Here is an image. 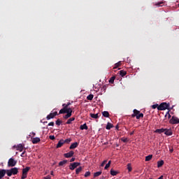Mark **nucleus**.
Listing matches in <instances>:
<instances>
[{"instance_id": "obj_20", "label": "nucleus", "mask_w": 179, "mask_h": 179, "mask_svg": "<svg viewBox=\"0 0 179 179\" xmlns=\"http://www.w3.org/2000/svg\"><path fill=\"white\" fill-rule=\"evenodd\" d=\"M29 170H30V167L27 166L25 169H22V173L27 174Z\"/></svg>"}, {"instance_id": "obj_58", "label": "nucleus", "mask_w": 179, "mask_h": 179, "mask_svg": "<svg viewBox=\"0 0 179 179\" xmlns=\"http://www.w3.org/2000/svg\"><path fill=\"white\" fill-rule=\"evenodd\" d=\"M158 179H163V176H161Z\"/></svg>"}, {"instance_id": "obj_53", "label": "nucleus", "mask_w": 179, "mask_h": 179, "mask_svg": "<svg viewBox=\"0 0 179 179\" xmlns=\"http://www.w3.org/2000/svg\"><path fill=\"white\" fill-rule=\"evenodd\" d=\"M134 134H135V131H133L130 133V135H134Z\"/></svg>"}, {"instance_id": "obj_25", "label": "nucleus", "mask_w": 179, "mask_h": 179, "mask_svg": "<svg viewBox=\"0 0 179 179\" xmlns=\"http://www.w3.org/2000/svg\"><path fill=\"white\" fill-rule=\"evenodd\" d=\"M152 157H153V155H150L145 157V162H150L152 160Z\"/></svg>"}, {"instance_id": "obj_41", "label": "nucleus", "mask_w": 179, "mask_h": 179, "mask_svg": "<svg viewBox=\"0 0 179 179\" xmlns=\"http://www.w3.org/2000/svg\"><path fill=\"white\" fill-rule=\"evenodd\" d=\"M90 171H87L84 175L85 177H90Z\"/></svg>"}, {"instance_id": "obj_39", "label": "nucleus", "mask_w": 179, "mask_h": 179, "mask_svg": "<svg viewBox=\"0 0 179 179\" xmlns=\"http://www.w3.org/2000/svg\"><path fill=\"white\" fill-rule=\"evenodd\" d=\"M157 107H159V104H157V103L152 106V108H153V110L157 108Z\"/></svg>"}, {"instance_id": "obj_56", "label": "nucleus", "mask_w": 179, "mask_h": 179, "mask_svg": "<svg viewBox=\"0 0 179 179\" xmlns=\"http://www.w3.org/2000/svg\"><path fill=\"white\" fill-rule=\"evenodd\" d=\"M51 176H54V171L50 172Z\"/></svg>"}, {"instance_id": "obj_54", "label": "nucleus", "mask_w": 179, "mask_h": 179, "mask_svg": "<svg viewBox=\"0 0 179 179\" xmlns=\"http://www.w3.org/2000/svg\"><path fill=\"white\" fill-rule=\"evenodd\" d=\"M168 118H169V119L171 118V115L169 114V115H168Z\"/></svg>"}, {"instance_id": "obj_7", "label": "nucleus", "mask_w": 179, "mask_h": 179, "mask_svg": "<svg viewBox=\"0 0 179 179\" xmlns=\"http://www.w3.org/2000/svg\"><path fill=\"white\" fill-rule=\"evenodd\" d=\"M72 109H69V110L66 111V114L64 116H63V117L64 118V120H68V118H71V117H72Z\"/></svg>"}, {"instance_id": "obj_50", "label": "nucleus", "mask_w": 179, "mask_h": 179, "mask_svg": "<svg viewBox=\"0 0 179 179\" xmlns=\"http://www.w3.org/2000/svg\"><path fill=\"white\" fill-rule=\"evenodd\" d=\"M44 179H51V176H48L46 177H44Z\"/></svg>"}, {"instance_id": "obj_59", "label": "nucleus", "mask_w": 179, "mask_h": 179, "mask_svg": "<svg viewBox=\"0 0 179 179\" xmlns=\"http://www.w3.org/2000/svg\"><path fill=\"white\" fill-rule=\"evenodd\" d=\"M99 179H104V176H103L102 178H99Z\"/></svg>"}, {"instance_id": "obj_33", "label": "nucleus", "mask_w": 179, "mask_h": 179, "mask_svg": "<svg viewBox=\"0 0 179 179\" xmlns=\"http://www.w3.org/2000/svg\"><path fill=\"white\" fill-rule=\"evenodd\" d=\"M114 80H115V76H112L109 80V83H114Z\"/></svg>"}, {"instance_id": "obj_10", "label": "nucleus", "mask_w": 179, "mask_h": 179, "mask_svg": "<svg viewBox=\"0 0 179 179\" xmlns=\"http://www.w3.org/2000/svg\"><path fill=\"white\" fill-rule=\"evenodd\" d=\"M73 155H75V152H73V151H70V152H67V153H65V154L64 155V157L69 159V157H72V156H73Z\"/></svg>"}, {"instance_id": "obj_52", "label": "nucleus", "mask_w": 179, "mask_h": 179, "mask_svg": "<svg viewBox=\"0 0 179 179\" xmlns=\"http://www.w3.org/2000/svg\"><path fill=\"white\" fill-rule=\"evenodd\" d=\"M66 105H67V107H69V106H71V103H70V102H68V103H66Z\"/></svg>"}, {"instance_id": "obj_31", "label": "nucleus", "mask_w": 179, "mask_h": 179, "mask_svg": "<svg viewBox=\"0 0 179 179\" xmlns=\"http://www.w3.org/2000/svg\"><path fill=\"white\" fill-rule=\"evenodd\" d=\"M93 97H94V95H93V94H90V95H88L87 96V100H90V101H92V100H93Z\"/></svg>"}, {"instance_id": "obj_61", "label": "nucleus", "mask_w": 179, "mask_h": 179, "mask_svg": "<svg viewBox=\"0 0 179 179\" xmlns=\"http://www.w3.org/2000/svg\"><path fill=\"white\" fill-rule=\"evenodd\" d=\"M44 124H47V122H45Z\"/></svg>"}, {"instance_id": "obj_49", "label": "nucleus", "mask_w": 179, "mask_h": 179, "mask_svg": "<svg viewBox=\"0 0 179 179\" xmlns=\"http://www.w3.org/2000/svg\"><path fill=\"white\" fill-rule=\"evenodd\" d=\"M74 160H76V158H75V157H72V158L70 159L71 163H72V162H73Z\"/></svg>"}, {"instance_id": "obj_4", "label": "nucleus", "mask_w": 179, "mask_h": 179, "mask_svg": "<svg viewBox=\"0 0 179 179\" xmlns=\"http://www.w3.org/2000/svg\"><path fill=\"white\" fill-rule=\"evenodd\" d=\"M17 163V161H15L13 158H10L8 162V167H15Z\"/></svg>"}, {"instance_id": "obj_42", "label": "nucleus", "mask_w": 179, "mask_h": 179, "mask_svg": "<svg viewBox=\"0 0 179 179\" xmlns=\"http://www.w3.org/2000/svg\"><path fill=\"white\" fill-rule=\"evenodd\" d=\"M106 163H107V160H104V161L101 163V167H104V165L106 164Z\"/></svg>"}, {"instance_id": "obj_32", "label": "nucleus", "mask_w": 179, "mask_h": 179, "mask_svg": "<svg viewBox=\"0 0 179 179\" xmlns=\"http://www.w3.org/2000/svg\"><path fill=\"white\" fill-rule=\"evenodd\" d=\"M136 120H141V118H143V113H139L137 116H136Z\"/></svg>"}, {"instance_id": "obj_46", "label": "nucleus", "mask_w": 179, "mask_h": 179, "mask_svg": "<svg viewBox=\"0 0 179 179\" xmlns=\"http://www.w3.org/2000/svg\"><path fill=\"white\" fill-rule=\"evenodd\" d=\"M101 89L102 90H103V92H106V89H107V86L103 85Z\"/></svg>"}, {"instance_id": "obj_40", "label": "nucleus", "mask_w": 179, "mask_h": 179, "mask_svg": "<svg viewBox=\"0 0 179 179\" xmlns=\"http://www.w3.org/2000/svg\"><path fill=\"white\" fill-rule=\"evenodd\" d=\"M163 3H164L163 1H160V2L157 3L155 5L157 6H162V5H163Z\"/></svg>"}, {"instance_id": "obj_62", "label": "nucleus", "mask_w": 179, "mask_h": 179, "mask_svg": "<svg viewBox=\"0 0 179 179\" xmlns=\"http://www.w3.org/2000/svg\"><path fill=\"white\" fill-rule=\"evenodd\" d=\"M171 152H173V150H171Z\"/></svg>"}, {"instance_id": "obj_37", "label": "nucleus", "mask_w": 179, "mask_h": 179, "mask_svg": "<svg viewBox=\"0 0 179 179\" xmlns=\"http://www.w3.org/2000/svg\"><path fill=\"white\" fill-rule=\"evenodd\" d=\"M61 124H62V121H61L59 119H58L57 121H56V125H61Z\"/></svg>"}, {"instance_id": "obj_12", "label": "nucleus", "mask_w": 179, "mask_h": 179, "mask_svg": "<svg viewBox=\"0 0 179 179\" xmlns=\"http://www.w3.org/2000/svg\"><path fill=\"white\" fill-rule=\"evenodd\" d=\"M16 149L17 150H18L19 152H23V149H24V145L23 144H18L16 146Z\"/></svg>"}, {"instance_id": "obj_51", "label": "nucleus", "mask_w": 179, "mask_h": 179, "mask_svg": "<svg viewBox=\"0 0 179 179\" xmlns=\"http://www.w3.org/2000/svg\"><path fill=\"white\" fill-rule=\"evenodd\" d=\"M169 114H170V110H169V111L166 113L165 117H167V115H169Z\"/></svg>"}, {"instance_id": "obj_60", "label": "nucleus", "mask_w": 179, "mask_h": 179, "mask_svg": "<svg viewBox=\"0 0 179 179\" xmlns=\"http://www.w3.org/2000/svg\"><path fill=\"white\" fill-rule=\"evenodd\" d=\"M116 129H118V126H116Z\"/></svg>"}, {"instance_id": "obj_45", "label": "nucleus", "mask_w": 179, "mask_h": 179, "mask_svg": "<svg viewBox=\"0 0 179 179\" xmlns=\"http://www.w3.org/2000/svg\"><path fill=\"white\" fill-rule=\"evenodd\" d=\"M121 141L124 143L128 142V138H121Z\"/></svg>"}, {"instance_id": "obj_8", "label": "nucleus", "mask_w": 179, "mask_h": 179, "mask_svg": "<svg viewBox=\"0 0 179 179\" xmlns=\"http://www.w3.org/2000/svg\"><path fill=\"white\" fill-rule=\"evenodd\" d=\"M58 112L55 111L54 113H50L49 115H47L46 120H51L52 118H55L56 115H58Z\"/></svg>"}, {"instance_id": "obj_24", "label": "nucleus", "mask_w": 179, "mask_h": 179, "mask_svg": "<svg viewBox=\"0 0 179 179\" xmlns=\"http://www.w3.org/2000/svg\"><path fill=\"white\" fill-rule=\"evenodd\" d=\"M75 120V117H71L69 118L67 122H66V124H67L68 125L72 124V122Z\"/></svg>"}, {"instance_id": "obj_36", "label": "nucleus", "mask_w": 179, "mask_h": 179, "mask_svg": "<svg viewBox=\"0 0 179 179\" xmlns=\"http://www.w3.org/2000/svg\"><path fill=\"white\" fill-rule=\"evenodd\" d=\"M71 138H67L66 140H64V143H70L71 142Z\"/></svg>"}, {"instance_id": "obj_1", "label": "nucleus", "mask_w": 179, "mask_h": 179, "mask_svg": "<svg viewBox=\"0 0 179 179\" xmlns=\"http://www.w3.org/2000/svg\"><path fill=\"white\" fill-rule=\"evenodd\" d=\"M173 108H170V103L163 102L159 105L157 110L159 111H164V110H172Z\"/></svg>"}, {"instance_id": "obj_43", "label": "nucleus", "mask_w": 179, "mask_h": 179, "mask_svg": "<svg viewBox=\"0 0 179 179\" xmlns=\"http://www.w3.org/2000/svg\"><path fill=\"white\" fill-rule=\"evenodd\" d=\"M49 138H50L51 141H54V139H55V136H49Z\"/></svg>"}, {"instance_id": "obj_16", "label": "nucleus", "mask_w": 179, "mask_h": 179, "mask_svg": "<svg viewBox=\"0 0 179 179\" xmlns=\"http://www.w3.org/2000/svg\"><path fill=\"white\" fill-rule=\"evenodd\" d=\"M40 141H41V140L40 139V138L36 137V138H32L31 142H32V143H33L34 145H36V144L38 143V142H40Z\"/></svg>"}, {"instance_id": "obj_5", "label": "nucleus", "mask_w": 179, "mask_h": 179, "mask_svg": "<svg viewBox=\"0 0 179 179\" xmlns=\"http://www.w3.org/2000/svg\"><path fill=\"white\" fill-rule=\"evenodd\" d=\"M169 124H171L172 125H175V124H179V119H178V117H177L176 116H172V117L169 120Z\"/></svg>"}, {"instance_id": "obj_6", "label": "nucleus", "mask_w": 179, "mask_h": 179, "mask_svg": "<svg viewBox=\"0 0 179 179\" xmlns=\"http://www.w3.org/2000/svg\"><path fill=\"white\" fill-rule=\"evenodd\" d=\"M78 166H80V162L71 163L70 164L69 169L73 171L76 169V167H78Z\"/></svg>"}, {"instance_id": "obj_63", "label": "nucleus", "mask_w": 179, "mask_h": 179, "mask_svg": "<svg viewBox=\"0 0 179 179\" xmlns=\"http://www.w3.org/2000/svg\"><path fill=\"white\" fill-rule=\"evenodd\" d=\"M150 179H153V178H150Z\"/></svg>"}, {"instance_id": "obj_28", "label": "nucleus", "mask_w": 179, "mask_h": 179, "mask_svg": "<svg viewBox=\"0 0 179 179\" xmlns=\"http://www.w3.org/2000/svg\"><path fill=\"white\" fill-rule=\"evenodd\" d=\"M110 174H111V176H117V174H118V171H114V169H111Z\"/></svg>"}, {"instance_id": "obj_21", "label": "nucleus", "mask_w": 179, "mask_h": 179, "mask_svg": "<svg viewBox=\"0 0 179 179\" xmlns=\"http://www.w3.org/2000/svg\"><path fill=\"white\" fill-rule=\"evenodd\" d=\"M90 117L92 118H94L95 120H97V118H99V113H96V114L90 113Z\"/></svg>"}, {"instance_id": "obj_13", "label": "nucleus", "mask_w": 179, "mask_h": 179, "mask_svg": "<svg viewBox=\"0 0 179 179\" xmlns=\"http://www.w3.org/2000/svg\"><path fill=\"white\" fill-rule=\"evenodd\" d=\"M141 113V111L134 109L133 110V114L131 115V118H135V117H136L139 113Z\"/></svg>"}, {"instance_id": "obj_47", "label": "nucleus", "mask_w": 179, "mask_h": 179, "mask_svg": "<svg viewBox=\"0 0 179 179\" xmlns=\"http://www.w3.org/2000/svg\"><path fill=\"white\" fill-rule=\"evenodd\" d=\"M108 167H110L109 164H106V165L105 166V170H107V169H108Z\"/></svg>"}, {"instance_id": "obj_48", "label": "nucleus", "mask_w": 179, "mask_h": 179, "mask_svg": "<svg viewBox=\"0 0 179 179\" xmlns=\"http://www.w3.org/2000/svg\"><path fill=\"white\" fill-rule=\"evenodd\" d=\"M24 153H26V150H24V151L21 154V157H24Z\"/></svg>"}, {"instance_id": "obj_2", "label": "nucleus", "mask_w": 179, "mask_h": 179, "mask_svg": "<svg viewBox=\"0 0 179 179\" xmlns=\"http://www.w3.org/2000/svg\"><path fill=\"white\" fill-rule=\"evenodd\" d=\"M19 173V169L15 167L12 168L10 170H7V176L8 177H12V176H16Z\"/></svg>"}, {"instance_id": "obj_22", "label": "nucleus", "mask_w": 179, "mask_h": 179, "mask_svg": "<svg viewBox=\"0 0 179 179\" xmlns=\"http://www.w3.org/2000/svg\"><path fill=\"white\" fill-rule=\"evenodd\" d=\"M166 131L164 129H157L155 130L156 134H163Z\"/></svg>"}, {"instance_id": "obj_18", "label": "nucleus", "mask_w": 179, "mask_h": 179, "mask_svg": "<svg viewBox=\"0 0 179 179\" xmlns=\"http://www.w3.org/2000/svg\"><path fill=\"white\" fill-rule=\"evenodd\" d=\"M102 115L106 118H108V117H110V113H108V111H103L102 112Z\"/></svg>"}, {"instance_id": "obj_19", "label": "nucleus", "mask_w": 179, "mask_h": 179, "mask_svg": "<svg viewBox=\"0 0 179 179\" xmlns=\"http://www.w3.org/2000/svg\"><path fill=\"white\" fill-rule=\"evenodd\" d=\"M163 164H164V161H163V160L158 161L157 162V167H158V169H160V167H162L163 166Z\"/></svg>"}, {"instance_id": "obj_35", "label": "nucleus", "mask_w": 179, "mask_h": 179, "mask_svg": "<svg viewBox=\"0 0 179 179\" xmlns=\"http://www.w3.org/2000/svg\"><path fill=\"white\" fill-rule=\"evenodd\" d=\"M99 176H101V171L96 172V173L94 174V177H99Z\"/></svg>"}, {"instance_id": "obj_11", "label": "nucleus", "mask_w": 179, "mask_h": 179, "mask_svg": "<svg viewBox=\"0 0 179 179\" xmlns=\"http://www.w3.org/2000/svg\"><path fill=\"white\" fill-rule=\"evenodd\" d=\"M8 174L7 170L0 169V179L3 178L5 177V174Z\"/></svg>"}, {"instance_id": "obj_38", "label": "nucleus", "mask_w": 179, "mask_h": 179, "mask_svg": "<svg viewBox=\"0 0 179 179\" xmlns=\"http://www.w3.org/2000/svg\"><path fill=\"white\" fill-rule=\"evenodd\" d=\"M21 178L22 179L27 178V173H22Z\"/></svg>"}, {"instance_id": "obj_57", "label": "nucleus", "mask_w": 179, "mask_h": 179, "mask_svg": "<svg viewBox=\"0 0 179 179\" xmlns=\"http://www.w3.org/2000/svg\"><path fill=\"white\" fill-rule=\"evenodd\" d=\"M32 135H33V136H36V133L32 132Z\"/></svg>"}, {"instance_id": "obj_23", "label": "nucleus", "mask_w": 179, "mask_h": 179, "mask_svg": "<svg viewBox=\"0 0 179 179\" xmlns=\"http://www.w3.org/2000/svg\"><path fill=\"white\" fill-rule=\"evenodd\" d=\"M119 73H120V76L124 78V76H125V75H127V71H125L124 70H121L120 71H119Z\"/></svg>"}, {"instance_id": "obj_29", "label": "nucleus", "mask_w": 179, "mask_h": 179, "mask_svg": "<svg viewBox=\"0 0 179 179\" xmlns=\"http://www.w3.org/2000/svg\"><path fill=\"white\" fill-rule=\"evenodd\" d=\"M82 170H83L82 166L78 167V169H76V174H79V173H80Z\"/></svg>"}, {"instance_id": "obj_9", "label": "nucleus", "mask_w": 179, "mask_h": 179, "mask_svg": "<svg viewBox=\"0 0 179 179\" xmlns=\"http://www.w3.org/2000/svg\"><path fill=\"white\" fill-rule=\"evenodd\" d=\"M164 134L166 135V136H171L173 135V130L171 129H164Z\"/></svg>"}, {"instance_id": "obj_44", "label": "nucleus", "mask_w": 179, "mask_h": 179, "mask_svg": "<svg viewBox=\"0 0 179 179\" xmlns=\"http://www.w3.org/2000/svg\"><path fill=\"white\" fill-rule=\"evenodd\" d=\"M48 127H54V122H50L48 124Z\"/></svg>"}, {"instance_id": "obj_15", "label": "nucleus", "mask_w": 179, "mask_h": 179, "mask_svg": "<svg viewBox=\"0 0 179 179\" xmlns=\"http://www.w3.org/2000/svg\"><path fill=\"white\" fill-rule=\"evenodd\" d=\"M78 146H79V143L78 142H75L70 145L69 149H76Z\"/></svg>"}, {"instance_id": "obj_55", "label": "nucleus", "mask_w": 179, "mask_h": 179, "mask_svg": "<svg viewBox=\"0 0 179 179\" xmlns=\"http://www.w3.org/2000/svg\"><path fill=\"white\" fill-rule=\"evenodd\" d=\"M108 164H109V166H111V161H109V162H108Z\"/></svg>"}, {"instance_id": "obj_14", "label": "nucleus", "mask_w": 179, "mask_h": 179, "mask_svg": "<svg viewBox=\"0 0 179 179\" xmlns=\"http://www.w3.org/2000/svg\"><path fill=\"white\" fill-rule=\"evenodd\" d=\"M64 139L60 140L56 146L57 149H59V148H62V146L64 145Z\"/></svg>"}, {"instance_id": "obj_26", "label": "nucleus", "mask_w": 179, "mask_h": 179, "mask_svg": "<svg viewBox=\"0 0 179 179\" xmlns=\"http://www.w3.org/2000/svg\"><path fill=\"white\" fill-rule=\"evenodd\" d=\"M68 163V160H63L59 162V166H64V164H66Z\"/></svg>"}, {"instance_id": "obj_17", "label": "nucleus", "mask_w": 179, "mask_h": 179, "mask_svg": "<svg viewBox=\"0 0 179 179\" xmlns=\"http://www.w3.org/2000/svg\"><path fill=\"white\" fill-rule=\"evenodd\" d=\"M89 127H87V124H86V123H85L84 124H81L80 126V129H81V131H83V129H88Z\"/></svg>"}, {"instance_id": "obj_27", "label": "nucleus", "mask_w": 179, "mask_h": 179, "mask_svg": "<svg viewBox=\"0 0 179 179\" xmlns=\"http://www.w3.org/2000/svg\"><path fill=\"white\" fill-rule=\"evenodd\" d=\"M113 124L108 122L107 125H106V129L110 130L111 129V128H113Z\"/></svg>"}, {"instance_id": "obj_30", "label": "nucleus", "mask_w": 179, "mask_h": 179, "mask_svg": "<svg viewBox=\"0 0 179 179\" xmlns=\"http://www.w3.org/2000/svg\"><path fill=\"white\" fill-rule=\"evenodd\" d=\"M119 66H121V62L116 63L113 67V69H117V68H119Z\"/></svg>"}, {"instance_id": "obj_3", "label": "nucleus", "mask_w": 179, "mask_h": 179, "mask_svg": "<svg viewBox=\"0 0 179 179\" xmlns=\"http://www.w3.org/2000/svg\"><path fill=\"white\" fill-rule=\"evenodd\" d=\"M62 107L63 108H62L59 112V115L61 114H66V111L69 110H72V108L68 107V105H66V103H63L62 104Z\"/></svg>"}, {"instance_id": "obj_34", "label": "nucleus", "mask_w": 179, "mask_h": 179, "mask_svg": "<svg viewBox=\"0 0 179 179\" xmlns=\"http://www.w3.org/2000/svg\"><path fill=\"white\" fill-rule=\"evenodd\" d=\"M127 169L129 172L132 171V167L131 166V164H127Z\"/></svg>"}]
</instances>
